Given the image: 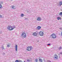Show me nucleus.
Here are the masks:
<instances>
[{
    "label": "nucleus",
    "mask_w": 62,
    "mask_h": 62,
    "mask_svg": "<svg viewBox=\"0 0 62 62\" xmlns=\"http://www.w3.org/2000/svg\"><path fill=\"white\" fill-rule=\"evenodd\" d=\"M39 62H42V60L41 59H39Z\"/></svg>",
    "instance_id": "nucleus-12"
},
{
    "label": "nucleus",
    "mask_w": 62,
    "mask_h": 62,
    "mask_svg": "<svg viewBox=\"0 0 62 62\" xmlns=\"http://www.w3.org/2000/svg\"><path fill=\"white\" fill-rule=\"evenodd\" d=\"M51 36L52 38L54 39H55V38H56V35L55 34H54V33Z\"/></svg>",
    "instance_id": "nucleus-5"
},
{
    "label": "nucleus",
    "mask_w": 62,
    "mask_h": 62,
    "mask_svg": "<svg viewBox=\"0 0 62 62\" xmlns=\"http://www.w3.org/2000/svg\"><path fill=\"white\" fill-rule=\"evenodd\" d=\"M39 33L40 36H43V34H44L43 32L42 31H40V32H39Z\"/></svg>",
    "instance_id": "nucleus-6"
},
{
    "label": "nucleus",
    "mask_w": 62,
    "mask_h": 62,
    "mask_svg": "<svg viewBox=\"0 0 62 62\" xmlns=\"http://www.w3.org/2000/svg\"><path fill=\"white\" fill-rule=\"evenodd\" d=\"M19 62H22V61L21 60H19Z\"/></svg>",
    "instance_id": "nucleus-27"
},
{
    "label": "nucleus",
    "mask_w": 62,
    "mask_h": 62,
    "mask_svg": "<svg viewBox=\"0 0 62 62\" xmlns=\"http://www.w3.org/2000/svg\"><path fill=\"white\" fill-rule=\"evenodd\" d=\"M37 33L36 32L34 33L33 34V35L34 36H37Z\"/></svg>",
    "instance_id": "nucleus-7"
},
{
    "label": "nucleus",
    "mask_w": 62,
    "mask_h": 62,
    "mask_svg": "<svg viewBox=\"0 0 62 62\" xmlns=\"http://www.w3.org/2000/svg\"><path fill=\"white\" fill-rule=\"evenodd\" d=\"M16 51H17V45H16Z\"/></svg>",
    "instance_id": "nucleus-13"
},
{
    "label": "nucleus",
    "mask_w": 62,
    "mask_h": 62,
    "mask_svg": "<svg viewBox=\"0 0 62 62\" xmlns=\"http://www.w3.org/2000/svg\"><path fill=\"white\" fill-rule=\"evenodd\" d=\"M51 45V44H47V45Z\"/></svg>",
    "instance_id": "nucleus-28"
},
{
    "label": "nucleus",
    "mask_w": 62,
    "mask_h": 62,
    "mask_svg": "<svg viewBox=\"0 0 62 62\" xmlns=\"http://www.w3.org/2000/svg\"><path fill=\"white\" fill-rule=\"evenodd\" d=\"M2 8V6L1 4H0V8Z\"/></svg>",
    "instance_id": "nucleus-17"
},
{
    "label": "nucleus",
    "mask_w": 62,
    "mask_h": 62,
    "mask_svg": "<svg viewBox=\"0 0 62 62\" xmlns=\"http://www.w3.org/2000/svg\"><path fill=\"white\" fill-rule=\"evenodd\" d=\"M57 19L58 20H59L60 19V20H61V18L60 17H57Z\"/></svg>",
    "instance_id": "nucleus-10"
},
{
    "label": "nucleus",
    "mask_w": 62,
    "mask_h": 62,
    "mask_svg": "<svg viewBox=\"0 0 62 62\" xmlns=\"http://www.w3.org/2000/svg\"><path fill=\"white\" fill-rule=\"evenodd\" d=\"M37 21H41V18L40 17H38L37 19Z\"/></svg>",
    "instance_id": "nucleus-8"
},
{
    "label": "nucleus",
    "mask_w": 62,
    "mask_h": 62,
    "mask_svg": "<svg viewBox=\"0 0 62 62\" xmlns=\"http://www.w3.org/2000/svg\"><path fill=\"white\" fill-rule=\"evenodd\" d=\"M2 50L4 49V47L3 46H2Z\"/></svg>",
    "instance_id": "nucleus-21"
},
{
    "label": "nucleus",
    "mask_w": 62,
    "mask_h": 62,
    "mask_svg": "<svg viewBox=\"0 0 62 62\" xmlns=\"http://www.w3.org/2000/svg\"><path fill=\"white\" fill-rule=\"evenodd\" d=\"M21 17L23 16V14H21Z\"/></svg>",
    "instance_id": "nucleus-19"
},
{
    "label": "nucleus",
    "mask_w": 62,
    "mask_h": 62,
    "mask_svg": "<svg viewBox=\"0 0 62 62\" xmlns=\"http://www.w3.org/2000/svg\"><path fill=\"white\" fill-rule=\"evenodd\" d=\"M19 61H18V60H17L16 61V62H19Z\"/></svg>",
    "instance_id": "nucleus-22"
},
{
    "label": "nucleus",
    "mask_w": 62,
    "mask_h": 62,
    "mask_svg": "<svg viewBox=\"0 0 62 62\" xmlns=\"http://www.w3.org/2000/svg\"><path fill=\"white\" fill-rule=\"evenodd\" d=\"M30 60H27V62H30Z\"/></svg>",
    "instance_id": "nucleus-18"
},
{
    "label": "nucleus",
    "mask_w": 62,
    "mask_h": 62,
    "mask_svg": "<svg viewBox=\"0 0 62 62\" xmlns=\"http://www.w3.org/2000/svg\"><path fill=\"white\" fill-rule=\"evenodd\" d=\"M32 49V47L28 46L27 47V50L30 51L31 50V49Z\"/></svg>",
    "instance_id": "nucleus-3"
},
{
    "label": "nucleus",
    "mask_w": 62,
    "mask_h": 62,
    "mask_svg": "<svg viewBox=\"0 0 62 62\" xmlns=\"http://www.w3.org/2000/svg\"><path fill=\"white\" fill-rule=\"evenodd\" d=\"M7 47H10V46H9V45H7Z\"/></svg>",
    "instance_id": "nucleus-26"
},
{
    "label": "nucleus",
    "mask_w": 62,
    "mask_h": 62,
    "mask_svg": "<svg viewBox=\"0 0 62 62\" xmlns=\"http://www.w3.org/2000/svg\"><path fill=\"white\" fill-rule=\"evenodd\" d=\"M26 35V33H25L23 32L21 36L22 37H23V38H25Z\"/></svg>",
    "instance_id": "nucleus-2"
},
{
    "label": "nucleus",
    "mask_w": 62,
    "mask_h": 62,
    "mask_svg": "<svg viewBox=\"0 0 62 62\" xmlns=\"http://www.w3.org/2000/svg\"><path fill=\"white\" fill-rule=\"evenodd\" d=\"M61 35L62 36V32H61Z\"/></svg>",
    "instance_id": "nucleus-29"
},
{
    "label": "nucleus",
    "mask_w": 62,
    "mask_h": 62,
    "mask_svg": "<svg viewBox=\"0 0 62 62\" xmlns=\"http://www.w3.org/2000/svg\"><path fill=\"white\" fill-rule=\"evenodd\" d=\"M0 18H2V16L0 15Z\"/></svg>",
    "instance_id": "nucleus-24"
},
{
    "label": "nucleus",
    "mask_w": 62,
    "mask_h": 62,
    "mask_svg": "<svg viewBox=\"0 0 62 62\" xmlns=\"http://www.w3.org/2000/svg\"><path fill=\"white\" fill-rule=\"evenodd\" d=\"M62 5V1H61L59 3V5L61 6V5Z\"/></svg>",
    "instance_id": "nucleus-14"
},
{
    "label": "nucleus",
    "mask_w": 62,
    "mask_h": 62,
    "mask_svg": "<svg viewBox=\"0 0 62 62\" xmlns=\"http://www.w3.org/2000/svg\"><path fill=\"white\" fill-rule=\"evenodd\" d=\"M7 28L8 30H12L13 29V28H12L11 25L8 26V27H7Z\"/></svg>",
    "instance_id": "nucleus-1"
},
{
    "label": "nucleus",
    "mask_w": 62,
    "mask_h": 62,
    "mask_svg": "<svg viewBox=\"0 0 62 62\" xmlns=\"http://www.w3.org/2000/svg\"><path fill=\"white\" fill-rule=\"evenodd\" d=\"M60 15H61L62 16V12H61L59 14Z\"/></svg>",
    "instance_id": "nucleus-20"
},
{
    "label": "nucleus",
    "mask_w": 62,
    "mask_h": 62,
    "mask_svg": "<svg viewBox=\"0 0 62 62\" xmlns=\"http://www.w3.org/2000/svg\"><path fill=\"white\" fill-rule=\"evenodd\" d=\"M58 49H59V50H61V49H62V47H60L58 48Z\"/></svg>",
    "instance_id": "nucleus-16"
},
{
    "label": "nucleus",
    "mask_w": 62,
    "mask_h": 62,
    "mask_svg": "<svg viewBox=\"0 0 62 62\" xmlns=\"http://www.w3.org/2000/svg\"><path fill=\"white\" fill-rule=\"evenodd\" d=\"M39 59H40V58H39Z\"/></svg>",
    "instance_id": "nucleus-31"
},
{
    "label": "nucleus",
    "mask_w": 62,
    "mask_h": 62,
    "mask_svg": "<svg viewBox=\"0 0 62 62\" xmlns=\"http://www.w3.org/2000/svg\"><path fill=\"white\" fill-rule=\"evenodd\" d=\"M43 60L44 61H45V60L44 59H43Z\"/></svg>",
    "instance_id": "nucleus-30"
},
{
    "label": "nucleus",
    "mask_w": 62,
    "mask_h": 62,
    "mask_svg": "<svg viewBox=\"0 0 62 62\" xmlns=\"http://www.w3.org/2000/svg\"><path fill=\"white\" fill-rule=\"evenodd\" d=\"M14 7H15V6H13V5H12V6L11 7V8H12V9H15V8H14Z\"/></svg>",
    "instance_id": "nucleus-9"
},
{
    "label": "nucleus",
    "mask_w": 62,
    "mask_h": 62,
    "mask_svg": "<svg viewBox=\"0 0 62 62\" xmlns=\"http://www.w3.org/2000/svg\"><path fill=\"white\" fill-rule=\"evenodd\" d=\"M54 59H56V60L58 59V56L56 54H55L54 56Z\"/></svg>",
    "instance_id": "nucleus-4"
},
{
    "label": "nucleus",
    "mask_w": 62,
    "mask_h": 62,
    "mask_svg": "<svg viewBox=\"0 0 62 62\" xmlns=\"http://www.w3.org/2000/svg\"><path fill=\"white\" fill-rule=\"evenodd\" d=\"M35 62H38V59L35 60Z\"/></svg>",
    "instance_id": "nucleus-25"
},
{
    "label": "nucleus",
    "mask_w": 62,
    "mask_h": 62,
    "mask_svg": "<svg viewBox=\"0 0 62 62\" xmlns=\"http://www.w3.org/2000/svg\"><path fill=\"white\" fill-rule=\"evenodd\" d=\"M38 28V30H39V29L41 28V27L40 26H38V28Z\"/></svg>",
    "instance_id": "nucleus-11"
},
{
    "label": "nucleus",
    "mask_w": 62,
    "mask_h": 62,
    "mask_svg": "<svg viewBox=\"0 0 62 62\" xmlns=\"http://www.w3.org/2000/svg\"><path fill=\"white\" fill-rule=\"evenodd\" d=\"M24 62H25V61H24Z\"/></svg>",
    "instance_id": "nucleus-32"
},
{
    "label": "nucleus",
    "mask_w": 62,
    "mask_h": 62,
    "mask_svg": "<svg viewBox=\"0 0 62 62\" xmlns=\"http://www.w3.org/2000/svg\"><path fill=\"white\" fill-rule=\"evenodd\" d=\"M59 29H60V30H62V28L61 27L59 28Z\"/></svg>",
    "instance_id": "nucleus-23"
},
{
    "label": "nucleus",
    "mask_w": 62,
    "mask_h": 62,
    "mask_svg": "<svg viewBox=\"0 0 62 62\" xmlns=\"http://www.w3.org/2000/svg\"><path fill=\"white\" fill-rule=\"evenodd\" d=\"M11 27H12V28H13V29L15 28L16 27H15V26H11Z\"/></svg>",
    "instance_id": "nucleus-15"
}]
</instances>
